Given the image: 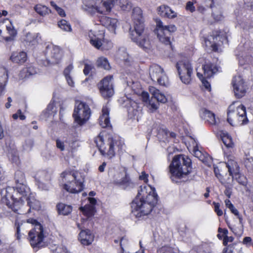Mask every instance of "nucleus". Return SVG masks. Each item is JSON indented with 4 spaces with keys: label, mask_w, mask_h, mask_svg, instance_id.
Segmentation results:
<instances>
[{
    "label": "nucleus",
    "mask_w": 253,
    "mask_h": 253,
    "mask_svg": "<svg viewBox=\"0 0 253 253\" xmlns=\"http://www.w3.org/2000/svg\"><path fill=\"white\" fill-rule=\"evenodd\" d=\"M79 240L84 245H90L94 240V235L89 230H82L79 235Z\"/></svg>",
    "instance_id": "obj_18"
},
{
    "label": "nucleus",
    "mask_w": 253,
    "mask_h": 253,
    "mask_svg": "<svg viewBox=\"0 0 253 253\" xmlns=\"http://www.w3.org/2000/svg\"><path fill=\"white\" fill-rule=\"evenodd\" d=\"M58 26L63 31L71 32L72 30L71 25L65 20H61L58 22Z\"/></svg>",
    "instance_id": "obj_45"
},
{
    "label": "nucleus",
    "mask_w": 253,
    "mask_h": 253,
    "mask_svg": "<svg viewBox=\"0 0 253 253\" xmlns=\"http://www.w3.org/2000/svg\"><path fill=\"white\" fill-rule=\"evenodd\" d=\"M214 207V211L218 216H221L223 214V212L221 210L219 209L220 205L218 203L215 202L213 203Z\"/></svg>",
    "instance_id": "obj_58"
},
{
    "label": "nucleus",
    "mask_w": 253,
    "mask_h": 253,
    "mask_svg": "<svg viewBox=\"0 0 253 253\" xmlns=\"http://www.w3.org/2000/svg\"><path fill=\"white\" fill-rule=\"evenodd\" d=\"M73 117L76 123L82 125L88 120L90 112H74Z\"/></svg>",
    "instance_id": "obj_21"
},
{
    "label": "nucleus",
    "mask_w": 253,
    "mask_h": 253,
    "mask_svg": "<svg viewBox=\"0 0 253 253\" xmlns=\"http://www.w3.org/2000/svg\"><path fill=\"white\" fill-rule=\"evenodd\" d=\"M157 202L155 188L144 184L139 187L135 199L132 203V212L137 217L148 215Z\"/></svg>",
    "instance_id": "obj_1"
},
{
    "label": "nucleus",
    "mask_w": 253,
    "mask_h": 253,
    "mask_svg": "<svg viewBox=\"0 0 253 253\" xmlns=\"http://www.w3.org/2000/svg\"><path fill=\"white\" fill-rule=\"evenodd\" d=\"M97 62L98 66L103 68L105 70H109L110 68L108 60L106 58H99Z\"/></svg>",
    "instance_id": "obj_44"
},
{
    "label": "nucleus",
    "mask_w": 253,
    "mask_h": 253,
    "mask_svg": "<svg viewBox=\"0 0 253 253\" xmlns=\"http://www.w3.org/2000/svg\"><path fill=\"white\" fill-rule=\"evenodd\" d=\"M141 98L142 101L147 106H150V109L157 110L158 109L159 104L158 102H154L153 97L150 100L149 95L148 92L143 91L141 93Z\"/></svg>",
    "instance_id": "obj_28"
},
{
    "label": "nucleus",
    "mask_w": 253,
    "mask_h": 253,
    "mask_svg": "<svg viewBox=\"0 0 253 253\" xmlns=\"http://www.w3.org/2000/svg\"><path fill=\"white\" fill-rule=\"evenodd\" d=\"M226 167L228 168L229 175L232 176V178H237L236 176L239 173V167L235 160V158L232 156H227Z\"/></svg>",
    "instance_id": "obj_15"
},
{
    "label": "nucleus",
    "mask_w": 253,
    "mask_h": 253,
    "mask_svg": "<svg viewBox=\"0 0 253 253\" xmlns=\"http://www.w3.org/2000/svg\"><path fill=\"white\" fill-rule=\"evenodd\" d=\"M62 58V51L58 46H53L50 51V58L48 62L51 64H57Z\"/></svg>",
    "instance_id": "obj_22"
},
{
    "label": "nucleus",
    "mask_w": 253,
    "mask_h": 253,
    "mask_svg": "<svg viewBox=\"0 0 253 253\" xmlns=\"http://www.w3.org/2000/svg\"><path fill=\"white\" fill-rule=\"evenodd\" d=\"M27 223L35 225V227L29 233V239L32 247L36 249L44 246L43 240L45 237V232L42 225L33 218L27 220Z\"/></svg>",
    "instance_id": "obj_7"
},
{
    "label": "nucleus",
    "mask_w": 253,
    "mask_h": 253,
    "mask_svg": "<svg viewBox=\"0 0 253 253\" xmlns=\"http://www.w3.org/2000/svg\"><path fill=\"white\" fill-rule=\"evenodd\" d=\"M12 118L14 120L19 119L21 120H24L25 119L26 117L22 112H17L12 115Z\"/></svg>",
    "instance_id": "obj_55"
},
{
    "label": "nucleus",
    "mask_w": 253,
    "mask_h": 253,
    "mask_svg": "<svg viewBox=\"0 0 253 253\" xmlns=\"http://www.w3.org/2000/svg\"><path fill=\"white\" fill-rule=\"evenodd\" d=\"M37 73L36 69L32 65H29L24 68L19 73V77L21 79L28 78L31 75Z\"/></svg>",
    "instance_id": "obj_30"
},
{
    "label": "nucleus",
    "mask_w": 253,
    "mask_h": 253,
    "mask_svg": "<svg viewBox=\"0 0 253 253\" xmlns=\"http://www.w3.org/2000/svg\"><path fill=\"white\" fill-rule=\"evenodd\" d=\"M191 143L192 145H190L188 147L189 150L191 152L193 155L198 158L200 160L204 162L205 156L199 149L197 142L195 140H192Z\"/></svg>",
    "instance_id": "obj_25"
},
{
    "label": "nucleus",
    "mask_w": 253,
    "mask_h": 253,
    "mask_svg": "<svg viewBox=\"0 0 253 253\" xmlns=\"http://www.w3.org/2000/svg\"><path fill=\"white\" fill-rule=\"evenodd\" d=\"M87 199L90 204L86 205L84 207H81L80 209L83 213L88 218L92 216L94 214V205L96 204V200L92 197H88Z\"/></svg>",
    "instance_id": "obj_19"
},
{
    "label": "nucleus",
    "mask_w": 253,
    "mask_h": 253,
    "mask_svg": "<svg viewBox=\"0 0 253 253\" xmlns=\"http://www.w3.org/2000/svg\"><path fill=\"white\" fill-rule=\"evenodd\" d=\"M239 62L240 65H244L245 63L253 64V57L250 55L245 57L242 56L239 57Z\"/></svg>",
    "instance_id": "obj_47"
},
{
    "label": "nucleus",
    "mask_w": 253,
    "mask_h": 253,
    "mask_svg": "<svg viewBox=\"0 0 253 253\" xmlns=\"http://www.w3.org/2000/svg\"><path fill=\"white\" fill-rule=\"evenodd\" d=\"M203 70H204V75L205 78H209L218 71L217 67L211 64V63H207L203 65Z\"/></svg>",
    "instance_id": "obj_24"
},
{
    "label": "nucleus",
    "mask_w": 253,
    "mask_h": 253,
    "mask_svg": "<svg viewBox=\"0 0 253 253\" xmlns=\"http://www.w3.org/2000/svg\"><path fill=\"white\" fill-rule=\"evenodd\" d=\"M10 58L13 62L23 64L27 60V54L24 51L13 53L11 55Z\"/></svg>",
    "instance_id": "obj_29"
},
{
    "label": "nucleus",
    "mask_w": 253,
    "mask_h": 253,
    "mask_svg": "<svg viewBox=\"0 0 253 253\" xmlns=\"http://www.w3.org/2000/svg\"><path fill=\"white\" fill-rule=\"evenodd\" d=\"M149 91L153 96V98L156 100L155 102H161L165 103L167 101V99L165 95L160 92V90L156 88L155 87L151 86L149 87Z\"/></svg>",
    "instance_id": "obj_23"
},
{
    "label": "nucleus",
    "mask_w": 253,
    "mask_h": 253,
    "mask_svg": "<svg viewBox=\"0 0 253 253\" xmlns=\"http://www.w3.org/2000/svg\"><path fill=\"white\" fill-rule=\"evenodd\" d=\"M161 134H165L167 136L168 135H169L171 137H175L176 136V134L175 133L173 132H169L166 129H160L158 130V134L160 135Z\"/></svg>",
    "instance_id": "obj_54"
},
{
    "label": "nucleus",
    "mask_w": 253,
    "mask_h": 253,
    "mask_svg": "<svg viewBox=\"0 0 253 253\" xmlns=\"http://www.w3.org/2000/svg\"><path fill=\"white\" fill-rule=\"evenodd\" d=\"M112 76H107L102 80L98 84L100 93L104 98L111 97L114 93L112 82Z\"/></svg>",
    "instance_id": "obj_11"
},
{
    "label": "nucleus",
    "mask_w": 253,
    "mask_h": 253,
    "mask_svg": "<svg viewBox=\"0 0 253 253\" xmlns=\"http://www.w3.org/2000/svg\"><path fill=\"white\" fill-rule=\"evenodd\" d=\"M118 4L123 10H127L130 9L131 6L130 2L128 0H117Z\"/></svg>",
    "instance_id": "obj_43"
},
{
    "label": "nucleus",
    "mask_w": 253,
    "mask_h": 253,
    "mask_svg": "<svg viewBox=\"0 0 253 253\" xmlns=\"http://www.w3.org/2000/svg\"><path fill=\"white\" fill-rule=\"evenodd\" d=\"M5 192L2 198L3 202L14 211H17L25 200L28 201L30 208H34L29 197L30 189L25 183L16 185L15 188L9 187L6 189Z\"/></svg>",
    "instance_id": "obj_2"
},
{
    "label": "nucleus",
    "mask_w": 253,
    "mask_h": 253,
    "mask_svg": "<svg viewBox=\"0 0 253 253\" xmlns=\"http://www.w3.org/2000/svg\"><path fill=\"white\" fill-rule=\"evenodd\" d=\"M99 123L102 127H106L110 126L109 112H103L99 118Z\"/></svg>",
    "instance_id": "obj_35"
},
{
    "label": "nucleus",
    "mask_w": 253,
    "mask_h": 253,
    "mask_svg": "<svg viewBox=\"0 0 253 253\" xmlns=\"http://www.w3.org/2000/svg\"><path fill=\"white\" fill-rule=\"evenodd\" d=\"M229 209L230 210V211L235 215L237 216L238 218L239 219V222L241 224L242 223V217L239 214V212L238 210L234 207V206L233 205L232 208H229Z\"/></svg>",
    "instance_id": "obj_57"
},
{
    "label": "nucleus",
    "mask_w": 253,
    "mask_h": 253,
    "mask_svg": "<svg viewBox=\"0 0 253 253\" xmlns=\"http://www.w3.org/2000/svg\"><path fill=\"white\" fill-rule=\"evenodd\" d=\"M95 142L102 155L111 158L115 155L116 151L123 149L124 143L117 137L105 135L100 133L95 138Z\"/></svg>",
    "instance_id": "obj_4"
},
{
    "label": "nucleus",
    "mask_w": 253,
    "mask_h": 253,
    "mask_svg": "<svg viewBox=\"0 0 253 253\" xmlns=\"http://www.w3.org/2000/svg\"><path fill=\"white\" fill-rule=\"evenodd\" d=\"M232 84L235 95L237 97L241 98L245 94L246 86L241 76L238 75L234 76L232 81Z\"/></svg>",
    "instance_id": "obj_12"
},
{
    "label": "nucleus",
    "mask_w": 253,
    "mask_h": 253,
    "mask_svg": "<svg viewBox=\"0 0 253 253\" xmlns=\"http://www.w3.org/2000/svg\"><path fill=\"white\" fill-rule=\"evenodd\" d=\"M83 4L88 8H93L95 3L96 0H82Z\"/></svg>",
    "instance_id": "obj_53"
},
{
    "label": "nucleus",
    "mask_w": 253,
    "mask_h": 253,
    "mask_svg": "<svg viewBox=\"0 0 253 253\" xmlns=\"http://www.w3.org/2000/svg\"><path fill=\"white\" fill-rule=\"evenodd\" d=\"M38 35L39 34L28 33L25 35L24 41L27 45H34L38 42Z\"/></svg>",
    "instance_id": "obj_32"
},
{
    "label": "nucleus",
    "mask_w": 253,
    "mask_h": 253,
    "mask_svg": "<svg viewBox=\"0 0 253 253\" xmlns=\"http://www.w3.org/2000/svg\"><path fill=\"white\" fill-rule=\"evenodd\" d=\"M8 157L11 162L13 163L17 162L19 159L17 150L14 147L11 148L8 150Z\"/></svg>",
    "instance_id": "obj_39"
},
{
    "label": "nucleus",
    "mask_w": 253,
    "mask_h": 253,
    "mask_svg": "<svg viewBox=\"0 0 253 253\" xmlns=\"http://www.w3.org/2000/svg\"><path fill=\"white\" fill-rule=\"evenodd\" d=\"M62 187L71 193L80 192L83 189L84 177L76 170H66L61 173Z\"/></svg>",
    "instance_id": "obj_6"
},
{
    "label": "nucleus",
    "mask_w": 253,
    "mask_h": 253,
    "mask_svg": "<svg viewBox=\"0 0 253 253\" xmlns=\"http://www.w3.org/2000/svg\"><path fill=\"white\" fill-rule=\"evenodd\" d=\"M176 67L181 82L186 84H189L193 72L190 62L187 60L179 61L176 63Z\"/></svg>",
    "instance_id": "obj_8"
},
{
    "label": "nucleus",
    "mask_w": 253,
    "mask_h": 253,
    "mask_svg": "<svg viewBox=\"0 0 253 253\" xmlns=\"http://www.w3.org/2000/svg\"><path fill=\"white\" fill-rule=\"evenodd\" d=\"M191 160L183 155L175 156L170 165L169 172L171 180L175 182L184 181L191 171Z\"/></svg>",
    "instance_id": "obj_5"
},
{
    "label": "nucleus",
    "mask_w": 253,
    "mask_h": 253,
    "mask_svg": "<svg viewBox=\"0 0 253 253\" xmlns=\"http://www.w3.org/2000/svg\"><path fill=\"white\" fill-rule=\"evenodd\" d=\"M99 21L102 26L105 27L113 33L115 34L116 29L118 25L117 19L102 16L99 18Z\"/></svg>",
    "instance_id": "obj_16"
},
{
    "label": "nucleus",
    "mask_w": 253,
    "mask_h": 253,
    "mask_svg": "<svg viewBox=\"0 0 253 253\" xmlns=\"http://www.w3.org/2000/svg\"><path fill=\"white\" fill-rule=\"evenodd\" d=\"M156 25L158 28L157 36L160 41L165 44H169L170 39L167 35L176 31L175 26L174 25H164L160 20L156 21Z\"/></svg>",
    "instance_id": "obj_9"
},
{
    "label": "nucleus",
    "mask_w": 253,
    "mask_h": 253,
    "mask_svg": "<svg viewBox=\"0 0 253 253\" xmlns=\"http://www.w3.org/2000/svg\"><path fill=\"white\" fill-rule=\"evenodd\" d=\"M246 108L240 101H237L233 102V103L229 106L228 111H234L235 110L237 111L239 110L246 111Z\"/></svg>",
    "instance_id": "obj_42"
},
{
    "label": "nucleus",
    "mask_w": 253,
    "mask_h": 253,
    "mask_svg": "<svg viewBox=\"0 0 253 253\" xmlns=\"http://www.w3.org/2000/svg\"><path fill=\"white\" fill-rule=\"evenodd\" d=\"M124 106L127 110L131 111H137V104L135 101L126 99L124 102Z\"/></svg>",
    "instance_id": "obj_40"
},
{
    "label": "nucleus",
    "mask_w": 253,
    "mask_h": 253,
    "mask_svg": "<svg viewBox=\"0 0 253 253\" xmlns=\"http://www.w3.org/2000/svg\"><path fill=\"white\" fill-rule=\"evenodd\" d=\"M35 11L40 15L44 16L50 12L47 7L42 4H37L35 7Z\"/></svg>",
    "instance_id": "obj_38"
},
{
    "label": "nucleus",
    "mask_w": 253,
    "mask_h": 253,
    "mask_svg": "<svg viewBox=\"0 0 253 253\" xmlns=\"http://www.w3.org/2000/svg\"><path fill=\"white\" fill-rule=\"evenodd\" d=\"M235 113V112H229L228 113L227 121L231 126L245 125L248 123L246 112Z\"/></svg>",
    "instance_id": "obj_13"
},
{
    "label": "nucleus",
    "mask_w": 253,
    "mask_h": 253,
    "mask_svg": "<svg viewBox=\"0 0 253 253\" xmlns=\"http://www.w3.org/2000/svg\"><path fill=\"white\" fill-rule=\"evenodd\" d=\"M197 76L200 79V80L202 81L203 85L205 87L208 89L210 90L211 89V84H210L206 81L204 78L203 77V74L200 73L199 72H197Z\"/></svg>",
    "instance_id": "obj_50"
},
{
    "label": "nucleus",
    "mask_w": 253,
    "mask_h": 253,
    "mask_svg": "<svg viewBox=\"0 0 253 253\" xmlns=\"http://www.w3.org/2000/svg\"><path fill=\"white\" fill-rule=\"evenodd\" d=\"M73 69V66L72 65L70 64L64 70L63 74L65 77H67L68 76H70V74L72 70Z\"/></svg>",
    "instance_id": "obj_59"
},
{
    "label": "nucleus",
    "mask_w": 253,
    "mask_h": 253,
    "mask_svg": "<svg viewBox=\"0 0 253 253\" xmlns=\"http://www.w3.org/2000/svg\"><path fill=\"white\" fill-rule=\"evenodd\" d=\"M93 69L92 66L91 65L85 64L84 68V73L85 75H87L89 74L90 72Z\"/></svg>",
    "instance_id": "obj_62"
},
{
    "label": "nucleus",
    "mask_w": 253,
    "mask_h": 253,
    "mask_svg": "<svg viewBox=\"0 0 253 253\" xmlns=\"http://www.w3.org/2000/svg\"><path fill=\"white\" fill-rule=\"evenodd\" d=\"M218 37V35H216L215 36H210L207 39H205V42L206 46L207 47H209L211 50L217 51V45L215 43V42L217 41Z\"/></svg>",
    "instance_id": "obj_31"
},
{
    "label": "nucleus",
    "mask_w": 253,
    "mask_h": 253,
    "mask_svg": "<svg viewBox=\"0 0 253 253\" xmlns=\"http://www.w3.org/2000/svg\"><path fill=\"white\" fill-rule=\"evenodd\" d=\"M148 174H146L145 171H143L141 172V173L139 176V179L147 183L148 181Z\"/></svg>",
    "instance_id": "obj_63"
},
{
    "label": "nucleus",
    "mask_w": 253,
    "mask_h": 253,
    "mask_svg": "<svg viewBox=\"0 0 253 253\" xmlns=\"http://www.w3.org/2000/svg\"><path fill=\"white\" fill-rule=\"evenodd\" d=\"M149 76L153 81H157L161 85H166L167 78L163 69L159 65L154 64L150 67Z\"/></svg>",
    "instance_id": "obj_10"
},
{
    "label": "nucleus",
    "mask_w": 253,
    "mask_h": 253,
    "mask_svg": "<svg viewBox=\"0 0 253 253\" xmlns=\"http://www.w3.org/2000/svg\"><path fill=\"white\" fill-rule=\"evenodd\" d=\"M115 3V1L114 0H109L107 1L96 0V3L93 8L95 9L98 13L107 14L111 11Z\"/></svg>",
    "instance_id": "obj_14"
},
{
    "label": "nucleus",
    "mask_w": 253,
    "mask_h": 253,
    "mask_svg": "<svg viewBox=\"0 0 253 253\" xmlns=\"http://www.w3.org/2000/svg\"><path fill=\"white\" fill-rule=\"evenodd\" d=\"M158 14L162 16L169 18H174L177 16V13L172 10L169 6L166 5H162L157 8Z\"/></svg>",
    "instance_id": "obj_20"
},
{
    "label": "nucleus",
    "mask_w": 253,
    "mask_h": 253,
    "mask_svg": "<svg viewBox=\"0 0 253 253\" xmlns=\"http://www.w3.org/2000/svg\"><path fill=\"white\" fill-rule=\"evenodd\" d=\"M8 80L7 71L4 67L0 68V95L4 90L5 86Z\"/></svg>",
    "instance_id": "obj_26"
},
{
    "label": "nucleus",
    "mask_w": 253,
    "mask_h": 253,
    "mask_svg": "<svg viewBox=\"0 0 253 253\" xmlns=\"http://www.w3.org/2000/svg\"><path fill=\"white\" fill-rule=\"evenodd\" d=\"M132 16L134 21V27L133 29H129L130 38L144 49H149L151 45L148 36L143 34L144 25L141 9L138 7H134L132 10Z\"/></svg>",
    "instance_id": "obj_3"
},
{
    "label": "nucleus",
    "mask_w": 253,
    "mask_h": 253,
    "mask_svg": "<svg viewBox=\"0 0 253 253\" xmlns=\"http://www.w3.org/2000/svg\"><path fill=\"white\" fill-rule=\"evenodd\" d=\"M64 108L61 103L59 102H55L53 99L50 102L47 107V111H52V110H54V111H56V110L61 111Z\"/></svg>",
    "instance_id": "obj_41"
},
{
    "label": "nucleus",
    "mask_w": 253,
    "mask_h": 253,
    "mask_svg": "<svg viewBox=\"0 0 253 253\" xmlns=\"http://www.w3.org/2000/svg\"><path fill=\"white\" fill-rule=\"evenodd\" d=\"M157 253H178L173 248L169 246H163L159 248Z\"/></svg>",
    "instance_id": "obj_48"
},
{
    "label": "nucleus",
    "mask_w": 253,
    "mask_h": 253,
    "mask_svg": "<svg viewBox=\"0 0 253 253\" xmlns=\"http://www.w3.org/2000/svg\"><path fill=\"white\" fill-rule=\"evenodd\" d=\"M237 178H235L237 180L239 183L242 185H246L247 183V180L246 178L244 176H241L238 173V175L236 176Z\"/></svg>",
    "instance_id": "obj_56"
},
{
    "label": "nucleus",
    "mask_w": 253,
    "mask_h": 253,
    "mask_svg": "<svg viewBox=\"0 0 253 253\" xmlns=\"http://www.w3.org/2000/svg\"><path fill=\"white\" fill-rule=\"evenodd\" d=\"M234 238L232 236L228 237L227 236H225L223 239V245L224 246H227L228 243L232 242L233 241Z\"/></svg>",
    "instance_id": "obj_64"
},
{
    "label": "nucleus",
    "mask_w": 253,
    "mask_h": 253,
    "mask_svg": "<svg viewBox=\"0 0 253 253\" xmlns=\"http://www.w3.org/2000/svg\"><path fill=\"white\" fill-rule=\"evenodd\" d=\"M80 146V143L77 141H74L69 143V148L68 150L72 153L75 152L77 148Z\"/></svg>",
    "instance_id": "obj_51"
},
{
    "label": "nucleus",
    "mask_w": 253,
    "mask_h": 253,
    "mask_svg": "<svg viewBox=\"0 0 253 253\" xmlns=\"http://www.w3.org/2000/svg\"><path fill=\"white\" fill-rule=\"evenodd\" d=\"M114 183L124 189H126L132 185L129 178L125 173H117L114 176Z\"/></svg>",
    "instance_id": "obj_17"
},
{
    "label": "nucleus",
    "mask_w": 253,
    "mask_h": 253,
    "mask_svg": "<svg viewBox=\"0 0 253 253\" xmlns=\"http://www.w3.org/2000/svg\"><path fill=\"white\" fill-rule=\"evenodd\" d=\"M88 36L90 38V43L97 49H99L102 46V43L99 39L96 38L94 35L93 32L91 30L88 33Z\"/></svg>",
    "instance_id": "obj_33"
},
{
    "label": "nucleus",
    "mask_w": 253,
    "mask_h": 253,
    "mask_svg": "<svg viewBox=\"0 0 253 253\" xmlns=\"http://www.w3.org/2000/svg\"><path fill=\"white\" fill-rule=\"evenodd\" d=\"M57 208L58 212L63 215H68L72 211V208L71 206L63 203H60L57 205Z\"/></svg>",
    "instance_id": "obj_34"
},
{
    "label": "nucleus",
    "mask_w": 253,
    "mask_h": 253,
    "mask_svg": "<svg viewBox=\"0 0 253 253\" xmlns=\"http://www.w3.org/2000/svg\"><path fill=\"white\" fill-rule=\"evenodd\" d=\"M244 164L249 171H253V158L252 157L247 158L245 160Z\"/></svg>",
    "instance_id": "obj_49"
},
{
    "label": "nucleus",
    "mask_w": 253,
    "mask_h": 253,
    "mask_svg": "<svg viewBox=\"0 0 253 253\" xmlns=\"http://www.w3.org/2000/svg\"><path fill=\"white\" fill-rule=\"evenodd\" d=\"M186 8L187 10H189L191 12H193L195 10V8L194 6L193 2L192 1H188L187 3Z\"/></svg>",
    "instance_id": "obj_61"
},
{
    "label": "nucleus",
    "mask_w": 253,
    "mask_h": 253,
    "mask_svg": "<svg viewBox=\"0 0 253 253\" xmlns=\"http://www.w3.org/2000/svg\"><path fill=\"white\" fill-rule=\"evenodd\" d=\"M222 140L225 146L227 148H232L234 143L231 136L227 132H223L221 135Z\"/></svg>",
    "instance_id": "obj_36"
},
{
    "label": "nucleus",
    "mask_w": 253,
    "mask_h": 253,
    "mask_svg": "<svg viewBox=\"0 0 253 253\" xmlns=\"http://www.w3.org/2000/svg\"><path fill=\"white\" fill-rule=\"evenodd\" d=\"M15 179L16 185L25 183L24 173L20 171H18L15 173Z\"/></svg>",
    "instance_id": "obj_46"
},
{
    "label": "nucleus",
    "mask_w": 253,
    "mask_h": 253,
    "mask_svg": "<svg viewBox=\"0 0 253 253\" xmlns=\"http://www.w3.org/2000/svg\"><path fill=\"white\" fill-rule=\"evenodd\" d=\"M51 5L56 10L58 13L61 16L64 17L65 16V13L63 9L58 7L54 2H50Z\"/></svg>",
    "instance_id": "obj_52"
},
{
    "label": "nucleus",
    "mask_w": 253,
    "mask_h": 253,
    "mask_svg": "<svg viewBox=\"0 0 253 253\" xmlns=\"http://www.w3.org/2000/svg\"><path fill=\"white\" fill-rule=\"evenodd\" d=\"M200 117L211 125H216L219 122V119L216 118L212 112H201Z\"/></svg>",
    "instance_id": "obj_27"
},
{
    "label": "nucleus",
    "mask_w": 253,
    "mask_h": 253,
    "mask_svg": "<svg viewBox=\"0 0 253 253\" xmlns=\"http://www.w3.org/2000/svg\"><path fill=\"white\" fill-rule=\"evenodd\" d=\"M88 105L84 102L76 100L75 104L74 111H90Z\"/></svg>",
    "instance_id": "obj_37"
},
{
    "label": "nucleus",
    "mask_w": 253,
    "mask_h": 253,
    "mask_svg": "<svg viewBox=\"0 0 253 253\" xmlns=\"http://www.w3.org/2000/svg\"><path fill=\"white\" fill-rule=\"evenodd\" d=\"M54 253H70L67 251L65 247L63 246H60L57 247Z\"/></svg>",
    "instance_id": "obj_60"
}]
</instances>
